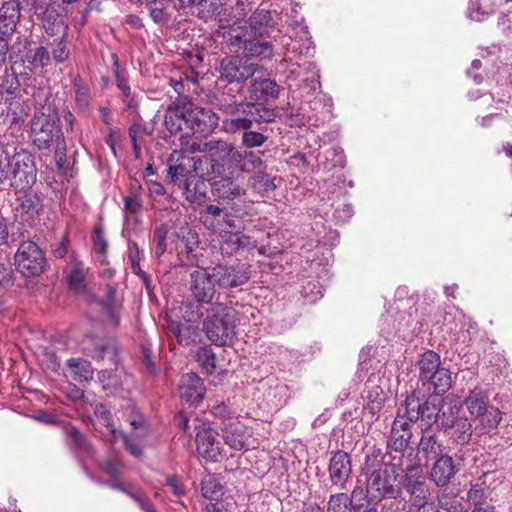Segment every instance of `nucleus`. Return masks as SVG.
<instances>
[{
    "label": "nucleus",
    "instance_id": "de8ad7c7",
    "mask_svg": "<svg viewBox=\"0 0 512 512\" xmlns=\"http://www.w3.org/2000/svg\"><path fill=\"white\" fill-rule=\"evenodd\" d=\"M169 228L166 224L157 225L152 235V254L156 260H160L167 249V236Z\"/></svg>",
    "mask_w": 512,
    "mask_h": 512
},
{
    "label": "nucleus",
    "instance_id": "7ed1b4c3",
    "mask_svg": "<svg viewBox=\"0 0 512 512\" xmlns=\"http://www.w3.org/2000/svg\"><path fill=\"white\" fill-rule=\"evenodd\" d=\"M244 105L249 110L236 112L235 114H223L222 129L230 134L242 132L241 143L246 148L260 147L268 140L262 125L271 123L276 119V108H266L253 104Z\"/></svg>",
    "mask_w": 512,
    "mask_h": 512
},
{
    "label": "nucleus",
    "instance_id": "bf43d9fd",
    "mask_svg": "<svg viewBox=\"0 0 512 512\" xmlns=\"http://www.w3.org/2000/svg\"><path fill=\"white\" fill-rule=\"evenodd\" d=\"M66 434L71 439L73 447L78 454L81 456L90 455L92 448L79 430L74 427H68L66 425Z\"/></svg>",
    "mask_w": 512,
    "mask_h": 512
},
{
    "label": "nucleus",
    "instance_id": "423d86ee",
    "mask_svg": "<svg viewBox=\"0 0 512 512\" xmlns=\"http://www.w3.org/2000/svg\"><path fill=\"white\" fill-rule=\"evenodd\" d=\"M235 11L238 19L245 18L249 12L251 14L245 26H233L230 32L243 33V36L248 35V37H272L277 21L270 10L258 7L252 11L247 0H237Z\"/></svg>",
    "mask_w": 512,
    "mask_h": 512
},
{
    "label": "nucleus",
    "instance_id": "49530a36",
    "mask_svg": "<svg viewBox=\"0 0 512 512\" xmlns=\"http://www.w3.org/2000/svg\"><path fill=\"white\" fill-rule=\"evenodd\" d=\"M169 330L182 346H189L191 343L195 342L197 337V329L189 324L170 321Z\"/></svg>",
    "mask_w": 512,
    "mask_h": 512
},
{
    "label": "nucleus",
    "instance_id": "37998d69",
    "mask_svg": "<svg viewBox=\"0 0 512 512\" xmlns=\"http://www.w3.org/2000/svg\"><path fill=\"white\" fill-rule=\"evenodd\" d=\"M149 15L156 24H167L174 13L175 6L171 0H157L155 3L146 4Z\"/></svg>",
    "mask_w": 512,
    "mask_h": 512
},
{
    "label": "nucleus",
    "instance_id": "2eb2a0df",
    "mask_svg": "<svg viewBox=\"0 0 512 512\" xmlns=\"http://www.w3.org/2000/svg\"><path fill=\"white\" fill-rule=\"evenodd\" d=\"M400 405L405 410L409 422H414L415 424L422 420L426 427H430V429L435 425L434 419L437 417L439 399L433 397L421 399L414 391L407 395Z\"/></svg>",
    "mask_w": 512,
    "mask_h": 512
},
{
    "label": "nucleus",
    "instance_id": "5fc2aeb1",
    "mask_svg": "<svg viewBox=\"0 0 512 512\" xmlns=\"http://www.w3.org/2000/svg\"><path fill=\"white\" fill-rule=\"evenodd\" d=\"M352 498L345 492L333 493L329 496L327 512H351Z\"/></svg>",
    "mask_w": 512,
    "mask_h": 512
},
{
    "label": "nucleus",
    "instance_id": "7c9ffc66",
    "mask_svg": "<svg viewBox=\"0 0 512 512\" xmlns=\"http://www.w3.org/2000/svg\"><path fill=\"white\" fill-rule=\"evenodd\" d=\"M250 226H246V230H234L229 232L227 235L222 236L223 244L228 246L229 252H239V251H250L257 247L258 239L251 235Z\"/></svg>",
    "mask_w": 512,
    "mask_h": 512
},
{
    "label": "nucleus",
    "instance_id": "b1692460",
    "mask_svg": "<svg viewBox=\"0 0 512 512\" xmlns=\"http://www.w3.org/2000/svg\"><path fill=\"white\" fill-rule=\"evenodd\" d=\"M196 449L198 454L209 462H217L221 455V443L217 440L218 433L211 427H196Z\"/></svg>",
    "mask_w": 512,
    "mask_h": 512
},
{
    "label": "nucleus",
    "instance_id": "f3484780",
    "mask_svg": "<svg viewBox=\"0 0 512 512\" xmlns=\"http://www.w3.org/2000/svg\"><path fill=\"white\" fill-rule=\"evenodd\" d=\"M401 488L409 494L408 506H424L427 504L430 491L419 464H409L400 479Z\"/></svg>",
    "mask_w": 512,
    "mask_h": 512
},
{
    "label": "nucleus",
    "instance_id": "864d4df0",
    "mask_svg": "<svg viewBox=\"0 0 512 512\" xmlns=\"http://www.w3.org/2000/svg\"><path fill=\"white\" fill-rule=\"evenodd\" d=\"M195 356L196 361L207 374L214 373L216 369V355L210 346L204 345L199 347Z\"/></svg>",
    "mask_w": 512,
    "mask_h": 512
},
{
    "label": "nucleus",
    "instance_id": "774afa93",
    "mask_svg": "<svg viewBox=\"0 0 512 512\" xmlns=\"http://www.w3.org/2000/svg\"><path fill=\"white\" fill-rule=\"evenodd\" d=\"M51 60L50 53L44 46H39L33 49V55L31 58V72H33L36 68H42L49 65Z\"/></svg>",
    "mask_w": 512,
    "mask_h": 512
},
{
    "label": "nucleus",
    "instance_id": "f257e3e1",
    "mask_svg": "<svg viewBox=\"0 0 512 512\" xmlns=\"http://www.w3.org/2000/svg\"><path fill=\"white\" fill-rule=\"evenodd\" d=\"M16 160V173L10 184L14 193L12 210L15 221L24 229L45 226L54 230L58 218L56 209H61L64 196V177L60 179L56 174L48 177L47 185L53 193L50 197L52 205H48L45 195L33 188L37 177L34 155L20 148Z\"/></svg>",
    "mask_w": 512,
    "mask_h": 512
},
{
    "label": "nucleus",
    "instance_id": "0eeeda50",
    "mask_svg": "<svg viewBox=\"0 0 512 512\" xmlns=\"http://www.w3.org/2000/svg\"><path fill=\"white\" fill-rule=\"evenodd\" d=\"M464 403L468 412L479 422L475 427L477 435L488 434L497 428L501 421V412L489 404V395L484 389L475 387L469 392Z\"/></svg>",
    "mask_w": 512,
    "mask_h": 512
},
{
    "label": "nucleus",
    "instance_id": "4be33fe9",
    "mask_svg": "<svg viewBox=\"0 0 512 512\" xmlns=\"http://www.w3.org/2000/svg\"><path fill=\"white\" fill-rule=\"evenodd\" d=\"M328 474L331 487L339 491L347 490L352 479V459L350 454L339 449L332 451L328 463Z\"/></svg>",
    "mask_w": 512,
    "mask_h": 512
},
{
    "label": "nucleus",
    "instance_id": "a211bd4d",
    "mask_svg": "<svg viewBox=\"0 0 512 512\" xmlns=\"http://www.w3.org/2000/svg\"><path fill=\"white\" fill-rule=\"evenodd\" d=\"M186 113V127L193 134L210 135L218 125L219 117L211 110L195 106L187 97L182 101Z\"/></svg>",
    "mask_w": 512,
    "mask_h": 512
},
{
    "label": "nucleus",
    "instance_id": "4c0bfd02",
    "mask_svg": "<svg viewBox=\"0 0 512 512\" xmlns=\"http://www.w3.org/2000/svg\"><path fill=\"white\" fill-rule=\"evenodd\" d=\"M280 178L271 176L265 171H256L248 179V186L257 194L262 197H270L273 195L277 183L280 182Z\"/></svg>",
    "mask_w": 512,
    "mask_h": 512
},
{
    "label": "nucleus",
    "instance_id": "72a5a7b5",
    "mask_svg": "<svg viewBox=\"0 0 512 512\" xmlns=\"http://www.w3.org/2000/svg\"><path fill=\"white\" fill-rule=\"evenodd\" d=\"M460 406L446 398L439 399V406L436 413L435 426L439 432H448L453 422L459 417Z\"/></svg>",
    "mask_w": 512,
    "mask_h": 512
},
{
    "label": "nucleus",
    "instance_id": "1a4fd4ad",
    "mask_svg": "<svg viewBox=\"0 0 512 512\" xmlns=\"http://www.w3.org/2000/svg\"><path fill=\"white\" fill-rule=\"evenodd\" d=\"M201 151L207 152L210 168L207 175H233L241 163V151L225 141L210 140Z\"/></svg>",
    "mask_w": 512,
    "mask_h": 512
},
{
    "label": "nucleus",
    "instance_id": "c756f323",
    "mask_svg": "<svg viewBox=\"0 0 512 512\" xmlns=\"http://www.w3.org/2000/svg\"><path fill=\"white\" fill-rule=\"evenodd\" d=\"M206 392L203 380L195 373H187L182 376L180 385L181 399L190 405H198Z\"/></svg>",
    "mask_w": 512,
    "mask_h": 512
},
{
    "label": "nucleus",
    "instance_id": "052dcab7",
    "mask_svg": "<svg viewBox=\"0 0 512 512\" xmlns=\"http://www.w3.org/2000/svg\"><path fill=\"white\" fill-rule=\"evenodd\" d=\"M95 415L102 421V424L108 429L110 434V442L118 440L120 430L116 429L113 425L112 414L110 410L103 404H99L95 408Z\"/></svg>",
    "mask_w": 512,
    "mask_h": 512
},
{
    "label": "nucleus",
    "instance_id": "3c124183",
    "mask_svg": "<svg viewBox=\"0 0 512 512\" xmlns=\"http://www.w3.org/2000/svg\"><path fill=\"white\" fill-rule=\"evenodd\" d=\"M385 459L386 454L383 453L382 449L373 446L365 455L363 470L369 474L377 470H382L381 465L383 464L385 466Z\"/></svg>",
    "mask_w": 512,
    "mask_h": 512
},
{
    "label": "nucleus",
    "instance_id": "f704fd0d",
    "mask_svg": "<svg viewBox=\"0 0 512 512\" xmlns=\"http://www.w3.org/2000/svg\"><path fill=\"white\" fill-rule=\"evenodd\" d=\"M19 155V150L16 147L0 146V190L3 186L10 187L11 178L16 173V157Z\"/></svg>",
    "mask_w": 512,
    "mask_h": 512
},
{
    "label": "nucleus",
    "instance_id": "6ab92c4d",
    "mask_svg": "<svg viewBox=\"0 0 512 512\" xmlns=\"http://www.w3.org/2000/svg\"><path fill=\"white\" fill-rule=\"evenodd\" d=\"M209 268L219 289L238 288L245 285L251 277L246 264L217 263Z\"/></svg>",
    "mask_w": 512,
    "mask_h": 512
},
{
    "label": "nucleus",
    "instance_id": "c9c22d12",
    "mask_svg": "<svg viewBox=\"0 0 512 512\" xmlns=\"http://www.w3.org/2000/svg\"><path fill=\"white\" fill-rule=\"evenodd\" d=\"M184 100L185 97L176 99L165 114L164 124L171 135H177L183 130V126L186 127V113L182 103Z\"/></svg>",
    "mask_w": 512,
    "mask_h": 512
},
{
    "label": "nucleus",
    "instance_id": "6e6552de",
    "mask_svg": "<svg viewBox=\"0 0 512 512\" xmlns=\"http://www.w3.org/2000/svg\"><path fill=\"white\" fill-rule=\"evenodd\" d=\"M260 66L256 63L250 62L248 59L238 55H227L220 61L219 67V81L225 82L217 95H224L225 91L230 87L231 89H239V86H246L247 80L255 75Z\"/></svg>",
    "mask_w": 512,
    "mask_h": 512
},
{
    "label": "nucleus",
    "instance_id": "c85d7f7f",
    "mask_svg": "<svg viewBox=\"0 0 512 512\" xmlns=\"http://www.w3.org/2000/svg\"><path fill=\"white\" fill-rule=\"evenodd\" d=\"M433 461L429 472V479L438 487L446 486L457 472L453 458L448 454H444Z\"/></svg>",
    "mask_w": 512,
    "mask_h": 512
},
{
    "label": "nucleus",
    "instance_id": "ddd939ff",
    "mask_svg": "<svg viewBox=\"0 0 512 512\" xmlns=\"http://www.w3.org/2000/svg\"><path fill=\"white\" fill-rule=\"evenodd\" d=\"M223 37L231 46L242 48L248 60L250 58L270 59L274 54L272 37H248V35L243 36V33L230 31L225 32Z\"/></svg>",
    "mask_w": 512,
    "mask_h": 512
},
{
    "label": "nucleus",
    "instance_id": "412c9836",
    "mask_svg": "<svg viewBox=\"0 0 512 512\" xmlns=\"http://www.w3.org/2000/svg\"><path fill=\"white\" fill-rule=\"evenodd\" d=\"M217 289L209 266L205 269H195L190 273L189 290L198 304H210V306L214 304L213 299Z\"/></svg>",
    "mask_w": 512,
    "mask_h": 512
},
{
    "label": "nucleus",
    "instance_id": "39448f33",
    "mask_svg": "<svg viewBox=\"0 0 512 512\" xmlns=\"http://www.w3.org/2000/svg\"><path fill=\"white\" fill-rule=\"evenodd\" d=\"M239 321V312L234 307L215 302L206 311L203 332L214 345L231 346L237 339L236 327Z\"/></svg>",
    "mask_w": 512,
    "mask_h": 512
},
{
    "label": "nucleus",
    "instance_id": "680f3d73",
    "mask_svg": "<svg viewBox=\"0 0 512 512\" xmlns=\"http://www.w3.org/2000/svg\"><path fill=\"white\" fill-rule=\"evenodd\" d=\"M385 454L384 468L400 477L403 476L402 473L405 474V468L403 467L404 453H395L387 448Z\"/></svg>",
    "mask_w": 512,
    "mask_h": 512
},
{
    "label": "nucleus",
    "instance_id": "f8f14e48",
    "mask_svg": "<svg viewBox=\"0 0 512 512\" xmlns=\"http://www.w3.org/2000/svg\"><path fill=\"white\" fill-rule=\"evenodd\" d=\"M22 3L41 18L47 34L54 36L61 31L64 26V0H22Z\"/></svg>",
    "mask_w": 512,
    "mask_h": 512
},
{
    "label": "nucleus",
    "instance_id": "9b49d317",
    "mask_svg": "<svg viewBox=\"0 0 512 512\" xmlns=\"http://www.w3.org/2000/svg\"><path fill=\"white\" fill-rule=\"evenodd\" d=\"M401 477L383 468L372 472L367 479V493L370 501L396 499L401 495Z\"/></svg>",
    "mask_w": 512,
    "mask_h": 512
},
{
    "label": "nucleus",
    "instance_id": "338daca9",
    "mask_svg": "<svg viewBox=\"0 0 512 512\" xmlns=\"http://www.w3.org/2000/svg\"><path fill=\"white\" fill-rule=\"evenodd\" d=\"M98 378L102 384V388L110 393L117 392L121 387L119 380L112 371L101 370L98 374Z\"/></svg>",
    "mask_w": 512,
    "mask_h": 512
},
{
    "label": "nucleus",
    "instance_id": "473e14b6",
    "mask_svg": "<svg viewBox=\"0 0 512 512\" xmlns=\"http://www.w3.org/2000/svg\"><path fill=\"white\" fill-rule=\"evenodd\" d=\"M185 199L195 205H202L207 199V184L202 176L191 175L179 186Z\"/></svg>",
    "mask_w": 512,
    "mask_h": 512
},
{
    "label": "nucleus",
    "instance_id": "603ef678",
    "mask_svg": "<svg viewBox=\"0 0 512 512\" xmlns=\"http://www.w3.org/2000/svg\"><path fill=\"white\" fill-rule=\"evenodd\" d=\"M201 492L206 499L218 501L223 495V487L215 475H208L202 480Z\"/></svg>",
    "mask_w": 512,
    "mask_h": 512
},
{
    "label": "nucleus",
    "instance_id": "69168bd1",
    "mask_svg": "<svg viewBox=\"0 0 512 512\" xmlns=\"http://www.w3.org/2000/svg\"><path fill=\"white\" fill-rule=\"evenodd\" d=\"M92 244L95 253L106 257L108 251V241L105 237L104 229L101 225L95 226L92 230Z\"/></svg>",
    "mask_w": 512,
    "mask_h": 512
},
{
    "label": "nucleus",
    "instance_id": "0e129e2a",
    "mask_svg": "<svg viewBox=\"0 0 512 512\" xmlns=\"http://www.w3.org/2000/svg\"><path fill=\"white\" fill-rule=\"evenodd\" d=\"M326 164L325 168L331 170L333 168H344L346 164V156L340 147H332L325 152Z\"/></svg>",
    "mask_w": 512,
    "mask_h": 512
},
{
    "label": "nucleus",
    "instance_id": "9d476101",
    "mask_svg": "<svg viewBox=\"0 0 512 512\" xmlns=\"http://www.w3.org/2000/svg\"><path fill=\"white\" fill-rule=\"evenodd\" d=\"M199 219L206 229L215 233H224V235L234 230L247 229L238 210H235L234 207L207 205L199 212Z\"/></svg>",
    "mask_w": 512,
    "mask_h": 512
},
{
    "label": "nucleus",
    "instance_id": "e433bc0d",
    "mask_svg": "<svg viewBox=\"0 0 512 512\" xmlns=\"http://www.w3.org/2000/svg\"><path fill=\"white\" fill-rule=\"evenodd\" d=\"M105 290L106 295L104 299L97 296V301H87L86 303L100 305L112 324L114 326H119L120 315L118 309L121 307V302L116 297V287L114 285L107 284Z\"/></svg>",
    "mask_w": 512,
    "mask_h": 512
},
{
    "label": "nucleus",
    "instance_id": "dca6fc26",
    "mask_svg": "<svg viewBox=\"0 0 512 512\" xmlns=\"http://www.w3.org/2000/svg\"><path fill=\"white\" fill-rule=\"evenodd\" d=\"M70 270L66 275V284L69 290L83 301H97V295L93 293L89 286L88 274L89 268L79 259L76 252L70 255Z\"/></svg>",
    "mask_w": 512,
    "mask_h": 512
},
{
    "label": "nucleus",
    "instance_id": "393cba45",
    "mask_svg": "<svg viewBox=\"0 0 512 512\" xmlns=\"http://www.w3.org/2000/svg\"><path fill=\"white\" fill-rule=\"evenodd\" d=\"M212 194L223 201H231L245 194V189L233 175H208Z\"/></svg>",
    "mask_w": 512,
    "mask_h": 512
},
{
    "label": "nucleus",
    "instance_id": "cd10ccee",
    "mask_svg": "<svg viewBox=\"0 0 512 512\" xmlns=\"http://www.w3.org/2000/svg\"><path fill=\"white\" fill-rule=\"evenodd\" d=\"M33 42L28 38L17 37L10 47L9 64L17 69L22 67L25 72H31L32 55H33Z\"/></svg>",
    "mask_w": 512,
    "mask_h": 512
},
{
    "label": "nucleus",
    "instance_id": "8fccbe9b",
    "mask_svg": "<svg viewBox=\"0 0 512 512\" xmlns=\"http://www.w3.org/2000/svg\"><path fill=\"white\" fill-rule=\"evenodd\" d=\"M67 366L72 370L74 379L79 382H88L93 378L94 370L88 360L72 358L67 361Z\"/></svg>",
    "mask_w": 512,
    "mask_h": 512
},
{
    "label": "nucleus",
    "instance_id": "a19ab883",
    "mask_svg": "<svg viewBox=\"0 0 512 512\" xmlns=\"http://www.w3.org/2000/svg\"><path fill=\"white\" fill-rule=\"evenodd\" d=\"M417 367L421 383L430 380L434 374L438 373V370L447 369L442 366L439 354L432 350H427L421 355Z\"/></svg>",
    "mask_w": 512,
    "mask_h": 512
},
{
    "label": "nucleus",
    "instance_id": "4d7b16f0",
    "mask_svg": "<svg viewBox=\"0 0 512 512\" xmlns=\"http://www.w3.org/2000/svg\"><path fill=\"white\" fill-rule=\"evenodd\" d=\"M175 236L184 244V249H197L200 243L199 234L188 223L179 226L175 231Z\"/></svg>",
    "mask_w": 512,
    "mask_h": 512
},
{
    "label": "nucleus",
    "instance_id": "a18cd8bd",
    "mask_svg": "<svg viewBox=\"0 0 512 512\" xmlns=\"http://www.w3.org/2000/svg\"><path fill=\"white\" fill-rule=\"evenodd\" d=\"M90 356L97 361L107 359L111 365L117 366L119 364V347L115 340L109 339L95 346Z\"/></svg>",
    "mask_w": 512,
    "mask_h": 512
},
{
    "label": "nucleus",
    "instance_id": "20e7f679",
    "mask_svg": "<svg viewBox=\"0 0 512 512\" xmlns=\"http://www.w3.org/2000/svg\"><path fill=\"white\" fill-rule=\"evenodd\" d=\"M40 115H35L31 121V134L33 143L38 149H47L55 144V164L57 171L54 173L60 179L64 177V136L60 124L58 110L51 103L44 108Z\"/></svg>",
    "mask_w": 512,
    "mask_h": 512
},
{
    "label": "nucleus",
    "instance_id": "6e6d98bb",
    "mask_svg": "<svg viewBox=\"0 0 512 512\" xmlns=\"http://www.w3.org/2000/svg\"><path fill=\"white\" fill-rule=\"evenodd\" d=\"M73 88L75 91V101L82 111H87L90 102V88L80 76L73 79Z\"/></svg>",
    "mask_w": 512,
    "mask_h": 512
},
{
    "label": "nucleus",
    "instance_id": "2f4dec72",
    "mask_svg": "<svg viewBox=\"0 0 512 512\" xmlns=\"http://www.w3.org/2000/svg\"><path fill=\"white\" fill-rule=\"evenodd\" d=\"M21 18V3L18 0L3 1L0 6V31L12 36Z\"/></svg>",
    "mask_w": 512,
    "mask_h": 512
},
{
    "label": "nucleus",
    "instance_id": "79ce46f5",
    "mask_svg": "<svg viewBox=\"0 0 512 512\" xmlns=\"http://www.w3.org/2000/svg\"><path fill=\"white\" fill-rule=\"evenodd\" d=\"M427 391L432 395H444L452 386V376L450 370L440 369L430 380L422 382Z\"/></svg>",
    "mask_w": 512,
    "mask_h": 512
},
{
    "label": "nucleus",
    "instance_id": "13d9d810",
    "mask_svg": "<svg viewBox=\"0 0 512 512\" xmlns=\"http://www.w3.org/2000/svg\"><path fill=\"white\" fill-rule=\"evenodd\" d=\"M241 163L239 169L242 172L264 171L266 164L261 156L251 151H241Z\"/></svg>",
    "mask_w": 512,
    "mask_h": 512
},
{
    "label": "nucleus",
    "instance_id": "4468645a",
    "mask_svg": "<svg viewBox=\"0 0 512 512\" xmlns=\"http://www.w3.org/2000/svg\"><path fill=\"white\" fill-rule=\"evenodd\" d=\"M17 270L24 277L40 275L45 266L46 258L42 249L33 241H23L14 257Z\"/></svg>",
    "mask_w": 512,
    "mask_h": 512
},
{
    "label": "nucleus",
    "instance_id": "ea45409f",
    "mask_svg": "<svg viewBox=\"0 0 512 512\" xmlns=\"http://www.w3.org/2000/svg\"><path fill=\"white\" fill-rule=\"evenodd\" d=\"M20 81L18 73L12 66L5 67L0 74V96L5 99L21 97Z\"/></svg>",
    "mask_w": 512,
    "mask_h": 512
},
{
    "label": "nucleus",
    "instance_id": "58836bf2",
    "mask_svg": "<svg viewBox=\"0 0 512 512\" xmlns=\"http://www.w3.org/2000/svg\"><path fill=\"white\" fill-rule=\"evenodd\" d=\"M476 433L471 421L466 416H460L453 422V426L448 429V435L453 443L459 446H465L472 440L473 433Z\"/></svg>",
    "mask_w": 512,
    "mask_h": 512
},
{
    "label": "nucleus",
    "instance_id": "a878e982",
    "mask_svg": "<svg viewBox=\"0 0 512 512\" xmlns=\"http://www.w3.org/2000/svg\"><path fill=\"white\" fill-rule=\"evenodd\" d=\"M221 435L226 445L236 451L248 450L247 440L250 435L247 433V428L238 420L222 421Z\"/></svg>",
    "mask_w": 512,
    "mask_h": 512
},
{
    "label": "nucleus",
    "instance_id": "c03bdc74",
    "mask_svg": "<svg viewBox=\"0 0 512 512\" xmlns=\"http://www.w3.org/2000/svg\"><path fill=\"white\" fill-rule=\"evenodd\" d=\"M180 163L169 165L167 170V177L170 181L178 187L186 182V179L191 175H196L195 168L191 169V158L181 157ZM194 167V165L192 166Z\"/></svg>",
    "mask_w": 512,
    "mask_h": 512
},
{
    "label": "nucleus",
    "instance_id": "aec40b11",
    "mask_svg": "<svg viewBox=\"0 0 512 512\" xmlns=\"http://www.w3.org/2000/svg\"><path fill=\"white\" fill-rule=\"evenodd\" d=\"M29 112L28 102L22 96L2 101L1 116L12 136H16L25 129Z\"/></svg>",
    "mask_w": 512,
    "mask_h": 512
},
{
    "label": "nucleus",
    "instance_id": "5701e85b",
    "mask_svg": "<svg viewBox=\"0 0 512 512\" xmlns=\"http://www.w3.org/2000/svg\"><path fill=\"white\" fill-rule=\"evenodd\" d=\"M406 416L405 410L399 404L387 438L388 449L395 453H404L413 437L412 426L414 422H409Z\"/></svg>",
    "mask_w": 512,
    "mask_h": 512
},
{
    "label": "nucleus",
    "instance_id": "e2e57ef3",
    "mask_svg": "<svg viewBox=\"0 0 512 512\" xmlns=\"http://www.w3.org/2000/svg\"><path fill=\"white\" fill-rule=\"evenodd\" d=\"M140 361L142 364V368L144 373L150 376H155L158 374V368L155 362V357L150 347L147 345H142L140 349Z\"/></svg>",
    "mask_w": 512,
    "mask_h": 512
},
{
    "label": "nucleus",
    "instance_id": "09e8293b",
    "mask_svg": "<svg viewBox=\"0 0 512 512\" xmlns=\"http://www.w3.org/2000/svg\"><path fill=\"white\" fill-rule=\"evenodd\" d=\"M178 266L183 268L195 267L196 269H205V259L202 253L196 249H182L177 253Z\"/></svg>",
    "mask_w": 512,
    "mask_h": 512
},
{
    "label": "nucleus",
    "instance_id": "bb28decb",
    "mask_svg": "<svg viewBox=\"0 0 512 512\" xmlns=\"http://www.w3.org/2000/svg\"><path fill=\"white\" fill-rule=\"evenodd\" d=\"M418 455L427 464L444 455L443 442L438 438L436 432L430 427L422 429L421 438L418 443Z\"/></svg>",
    "mask_w": 512,
    "mask_h": 512
},
{
    "label": "nucleus",
    "instance_id": "f03ea898",
    "mask_svg": "<svg viewBox=\"0 0 512 512\" xmlns=\"http://www.w3.org/2000/svg\"><path fill=\"white\" fill-rule=\"evenodd\" d=\"M279 94L280 86L275 80L253 76L246 86H239V89L229 87L224 95H217L212 103L222 114H235L248 110L244 104L275 108L270 103L278 99Z\"/></svg>",
    "mask_w": 512,
    "mask_h": 512
}]
</instances>
